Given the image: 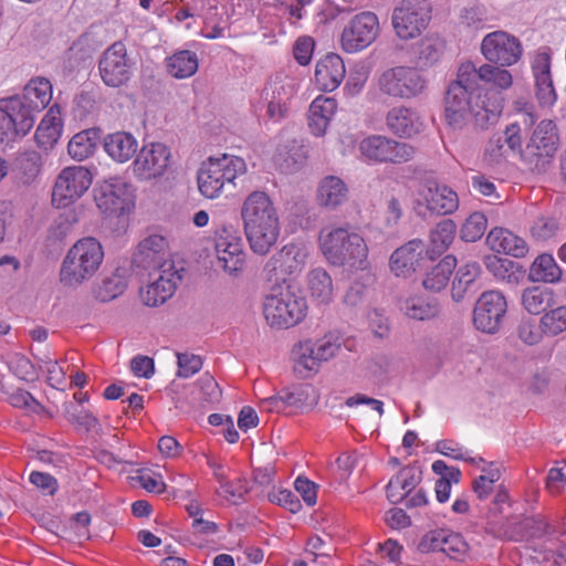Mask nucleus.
Masks as SVG:
<instances>
[{"label": "nucleus", "mask_w": 566, "mask_h": 566, "mask_svg": "<svg viewBox=\"0 0 566 566\" xmlns=\"http://www.w3.org/2000/svg\"><path fill=\"white\" fill-rule=\"evenodd\" d=\"M241 219L252 251L266 254L280 234V218L271 198L263 191L251 192L242 203Z\"/></svg>", "instance_id": "nucleus-1"}, {"label": "nucleus", "mask_w": 566, "mask_h": 566, "mask_svg": "<svg viewBox=\"0 0 566 566\" xmlns=\"http://www.w3.org/2000/svg\"><path fill=\"white\" fill-rule=\"evenodd\" d=\"M480 83L481 66L476 67L471 61L461 63L446 94V119L453 128H462L469 116L474 117V113L480 111L472 104V96L480 88Z\"/></svg>", "instance_id": "nucleus-2"}, {"label": "nucleus", "mask_w": 566, "mask_h": 566, "mask_svg": "<svg viewBox=\"0 0 566 566\" xmlns=\"http://www.w3.org/2000/svg\"><path fill=\"white\" fill-rule=\"evenodd\" d=\"M321 249L326 260L336 266L364 270L368 265V247L364 238L349 227L323 230Z\"/></svg>", "instance_id": "nucleus-3"}, {"label": "nucleus", "mask_w": 566, "mask_h": 566, "mask_svg": "<svg viewBox=\"0 0 566 566\" xmlns=\"http://www.w3.org/2000/svg\"><path fill=\"white\" fill-rule=\"evenodd\" d=\"M104 259L103 247L93 237L78 240L63 260L60 276L67 286L80 285L91 279Z\"/></svg>", "instance_id": "nucleus-4"}, {"label": "nucleus", "mask_w": 566, "mask_h": 566, "mask_svg": "<svg viewBox=\"0 0 566 566\" xmlns=\"http://www.w3.org/2000/svg\"><path fill=\"white\" fill-rule=\"evenodd\" d=\"M247 172L243 158L223 154L221 157H210L203 161L197 174L198 188L208 199L218 198L227 185Z\"/></svg>", "instance_id": "nucleus-5"}, {"label": "nucleus", "mask_w": 566, "mask_h": 566, "mask_svg": "<svg viewBox=\"0 0 566 566\" xmlns=\"http://www.w3.org/2000/svg\"><path fill=\"white\" fill-rule=\"evenodd\" d=\"M506 67L489 62L481 65L482 83L494 95L493 102L483 103L480 111L474 113V120L481 127L495 123L504 108L503 93L514 83L513 74Z\"/></svg>", "instance_id": "nucleus-6"}, {"label": "nucleus", "mask_w": 566, "mask_h": 566, "mask_svg": "<svg viewBox=\"0 0 566 566\" xmlns=\"http://www.w3.org/2000/svg\"><path fill=\"white\" fill-rule=\"evenodd\" d=\"M377 85L382 95L395 99H412L426 92L428 81L419 69L398 65L385 70Z\"/></svg>", "instance_id": "nucleus-7"}, {"label": "nucleus", "mask_w": 566, "mask_h": 566, "mask_svg": "<svg viewBox=\"0 0 566 566\" xmlns=\"http://www.w3.org/2000/svg\"><path fill=\"white\" fill-rule=\"evenodd\" d=\"M558 140L556 124L551 119H543L534 128L525 148L522 149V160L531 170L544 171L557 150Z\"/></svg>", "instance_id": "nucleus-8"}, {"label": "nucleus", "mask_w": 566, "mask_h": 566, "mask_svg": "<svg viewBox=\"0 0 566 566\" xmlns=\"http://www.w3.org/2000/svg\"><path fill=\"white\" fill-rule=\"evenodd\" d=\"M431 20L428 0H401L392 12V27L402 40L417 38Z\"/></svg>", "instance_id": "nucleus-9"}, {"label": "nucleus", "mask_w": 566, "mask_h": 566, "mask_svg": "<svg viewBox=\"0 0 566 566\" xmlns=\"http://www.w3.org/2000/svg\"><path fill=\"white\" fill-rule=\"evenodd\" d=\"M358 149L366 160L373 163L403 164L416 155L412 145L382 135H370L361 139Z\"/></svg>", "instance_id": "nucleus-10"}, {"label": "nucleus", "mask_w": 566, "mask_h": 566, "mask_svg": "<svg viewBox=\"0 0 566 566\" xmlns=\"http://www.w3.org/2000/svg\"><path fill=\"white\" fill-rule=\"evenodd\" d=\"M168 241L158 234L145 238L134 254L133 264L140 271L147 272L148 276L179 270L170 258Z\"/></svg>", "instance_id": "nucleus-11"}, {"label": "nucleus", "mask_w": 566, "mask_h": 566, "mask_svg": "<svg viewBox=\"0 0 566 566\" xmlns=\"http://www.w3.org/2000/svg\"><path fill=\"white\" fill-rule=\"evenodd\" d=\"M459 207V197L450 187L436 180H426L418 190L416 210L418 214L446 216Z\"/></svg>", "instance_id": "nucleus-12"}, {"label": "nucleus", "mask_w": 566, "mask_h": 566, "mask_svg": "<svg viewBox=\"0 0 566 566\" xmlns=\"http://www.w3.org/2000/svg\"><path fill=\"white\" fill-rule=\"evenodd\" d=\"M134 69L135 62L127 55V49L122 42L108 46L98 61L101 78L109 87L126 85L133 77Z\"/></svg>", "instance_id": "nucleus-13"}, {"label": "nucleus", "mask_w": 566, "mask_h": 566, "mask_svg": "<svg viewBox=\"0 0 566 566\" xmlns=\"http://www.w3.org/2000/svg\"><path fill=\"white\" fill-rule=\"evenodd\" d=\"M480 49L481 54L489 63L501 66H512L523 55L521 41L515 35L502 30L488 33L482 39Z\"/></svg>", "instance_id": "nucleus-14"}, {"label": "nucleus", "mask_w": 566, "mask_h": 566, "mask_svg": "<svg viewBox=\"0 0 566 566\" xmlns=\"http://www.w3.org/2000/svg\"><path fill=\"white\" fill-rule=\"evenodd\" d=\"M92 185V174L83 166L64 168L56 178L52 199L57 207H66L82 197Z\"/></svg>", "instance_id": "nucleus-15"}, {"label": "nucleus", "mask_w": 566, "mask_h": 566, "mask_svg": "<svg viewBox=\"0 0 566 566\" xmlns=\"http://www.w3.org/2000/svg\"><path fill=\"white\" fill-rule=\"evenodd\" d=\"M379 32L378 18L373 12L356 14L344 28L340 44L344 51L354 53L369 46Z\"/></svg>", "instance_id": "nucleus-16"}, {"label": "nucleus", "mask_w": 566, "mask_h": 566, "mask_svg": "<svg viewBox=\"0 0 566 566\" xmlns=\"http://www.w3.org/2000/svg\"><path fill=\"white\" fill-rule=\"evenodd\" d=\"M521 127L512 123L502 133H495L489 138L482 158L489 167H500L507 161L511 154H521Z\"/></svg>", "instance_id": "nucleus-17"}, {"label": "nucleus", "mask_w": 566, "mask_h": 566, "mask_svg": "<svg viewBox=\"0 0 566 566\" xmlns=\"http://www.w3.org/2000/svg\"><path fill=\"white\" fill-rule=\"evenodd\" d=\"M506 310V298L501 292L486 291L475 303L473 323L478 329L493 334L501 327Z\"/></svg>", "instance_id": "nucleus-18"}, {"label": "nucleus", "mask_w": 566, "mask_h": 566, "mask_svg": "<svg viewBox=\"0 0 566 566\" xmlns=\"http://www.w3.org/2000/svg\"><path fill=\"white\" fill-rule=\"evenodd\" d=\"M170 151L161 143L144 145L133 163V174L139 180L161 177L169 163Z\"/></svg>", "instance_id": "nucleus-19"}, {"label": "nucleus", "mask_w": 566, "mask_h": 566, "mask_svg": "<svg viewBox=\"0 0 566 566\" xmlns=\"http://www.w3.org/2000/svg\"><path fill=\"white\" fill-rule=\"evenodd\" d=\"M214 250L218 262L226 272L235 274L242 270L244 264L243 244L232 227H222L216 232Z\"/></svg>", "instance_id": "nucleus-20"}, {"label": "nucleus", "mask_w": 566, "mask_h": 566, "mask_svg": "<svg viewBox=\"0 0 566 566\" xmlns=\"http://www.w3.org/2000/svg\"><path fill=\"white\" fill-rule=\"evenodd\" d=\"M386 126L395 136L413 138L424 130L426 122L417 109L399 105L388 111Z\"/></svg>", "instance_id": "nucleus-21"}, {"label": "nucleus", "mask_w": 566, "mask_h": 566, "mask_svg": "<svg viewBox=\"0 0 566 566\" xmlns=\"http://www.w3.org/2000/svg\"><path fill=\"white\" fill-rule=\"evenodd\" d=\"M184 277V268L153 275V282L140 290V297L147 306H159L169 300L176 292Z\"/></svg>", "instance_id": "nucleus-22"}, {"label": "nucleus", "mask_w": 566, "mask_h": 566, "mask_svg": "<svg viewBox=\"0 0 566 566\" xmlns=\"http://www.w3.org/2000/svg\"><path fill=\"white\" fill-rule=\"evenodd\" d=\"M95 201L103 213L120 216L130 209L132 192L125 182H105L96 193Z\"/></svg>", "instance_id": "nucleus-23"}, {"label": "nucleus", "mask_w": 566, "mask_h": 566, "mask_svg": "<svg viewBox=\"0 0 566 566\" xmlns=\"http://www.w3.org/2000/svg\"><path fill=\"white\" fill-rule=\"evenodd\" d=\"M551 54L545 50L538 51L532 62L536 96L539 103L546 106L553 105L557 98L551 73Z\"/></svg>", "instance_id": "nucleus-24"}, {"label": "nucleus", "mask_w": 566, "mask_h": 566, "mask_svg": "<svg viewBox=\"0 0 566 566\" xmlns=\"http://www.w3.org/2000/svg\"><path fill=\"white\" fill-rule=\"evenodd\" d=\"M0 109L10 120L17 136L27 135L33 128L36 115L39 114L31 109L20 95L0 99Z\"/></svg>", "instance_id": "nucleus-25"}, {"label": "nucleus", "mask_w": 566, "mask_h": 566, "mask_svg": "<svg viewBox=\"0 0 566 566\" xmlns=\"http://www.w3.org/2000/svg\"><path fill=\"white\" fill-rule=\"evenodd\" d=\"M424 247L419 239H413L396 249L390 256V270L397 276H408L415 272L423 260Z\"/></svg>", "instance_id": "nucleus-26"}, {"label": "nucleus", "mask_w": 566, "mask_h": 566, "mask_svg": "<svg viewBox=\"0 0 566 566\" xmlns=\"http://www.w3.org/2000/svg\"><path fill=\"white\" fill-rule=\"evenodd\" d=\"M345 73L342 57L338 54L328 53L316 63L315 83L321 91L332 92L340 85Z\"/></svg>", "instance_id": "nucleus-27"}, {"label": "nucleus", "mask_w": 566, "mask_h": 566, "mask_svg": "<svg viewBox=\"0 0 566 566\" xmlns=\"http://www.w3.org/2000/svg\"><path fill=\"white\" fill-rule=\"evenodd\" d=\"M349 199V188L338 176H325L316 189V201L322 208L335 210Z\"/></svg>", "instance_id": "nucleus-28"}, {"label": "nucleus", "mask_w": 566, "mask_h": 566, "mask_svg": "<svg viewBox=\"0 0 566 566\" xmlns=\"http://www.w3.org/2000/svg\"><path fill=\"white\" fill-rule=\"evenodd\" d=\"M485 242L492 251L513 258H524L528 253L526 241L505 228H493Z\"/></svg>", "instance_id": "nucleus-29"}, {"label": "nucleus", "mask_w": 566, "mask_h": 566, "mask_svg": "<svg viewBox=\"0 0 566 566\" xmlns=\"http://www.w3.org/2000/svg\"><path fill=\"white\" fill-rule=\"evenodd\" d=\"M421 481V472L413 467L402 468L386 486L387 499L394 503L403 501Z\"/></svg>", "instance_id": "nucleus-30"}, {"label": "nucleus", "mask_w": 566, "mask_h": 566, "mask_svg": "<svg viewBox=\"0 0 566 566\" xmlns=\"http://www.w3.org/2000/svg\"><path fill=\"white\" fill-rule=\"evenodd\" d=\"M336 107V101L332 97L318 96L312 102L308 109V127L313 135L325 134Z\"/></svg>", "instance_id": "nucleus-31"}, {"label": "nucleus", "mask_w": 566, "mask_h": 566, "mask_svg": "<svg viewBox=\"0 0 566 566\" xmlns=\"http://www.w3.org/2000/svg\"><path fill=\"white\" fill-rule=\"evenodd\" d=\"M291 360L293 370L301 378H307L316 374L319 369V363L316 360L315 346L311 340H304L296 344L291 350Z\"/></svg>", "instance_id": "nucleus-32"}, {"label": "nucleus", "mask_w": 566, "mask_h": 566, "mask_svg": "<svg viewBox=\"0 0 566 566\" xmlns=\"http://www.w3.org/2000/svg\"><path fill=\"white\" fill-rule=\"evenodd\" d=\"M104 149L115 161L126 163L136 154L137 140L129 133L116 132L105 137Z\"/></svg>", "instance_id": "nucleus-33"}, {"label": "nucleus", "mask_w": 566, "mask_h": 566, "mask_svg": "<svg viewBox=\"0 0 566 566\" xmlns=\"http://www.w3.org/2000/svg\"><path fill=\"white\" fill-rule=\"evenodd\" d=\"M20 97L36 113L42 112L52 99V84L45 77H35L24 86Z\"/></svg>", "instance_id": "nucleus-34"}, {"label": "nucleus", "mask_w": 566, "mask_h": 566, "mask_svg": "<svg viewBox=\"0 0 566 566\" xmlns=\"http://www.w3.org/2000/svg\"><path fill=\"white\" fill-rule=\"evenodd\" d=\"M307 290L313 301L329 304L334 297V285L326 270L317 268L307 274Z\"/></svg>", "instance_id": "nucleus-35"}, {"label": "nucleus", "mask_w": 566, "mask_h": 566, "mask_svg": "<svg viewBox=\"0 0 566 566\" xmlns=\"http://www.w3.org/2000/svg\"><path fill=\"white\" fill-rule=\"evenodd\" d=\"M486 270L497 280L511 285L518 283L523 276V271L515 262L502 259L496 255H488L484 258Z\"/></svg>", "instance_id": "nucleus-36"}, {"label": "nucleus", "mask_w": 566, "mask_h": 566, "mask_svg": "<svg viewBox=\"0 0 566 566\" xmlns=\"http://www.w3.org/2000/svg\"><path fill=\"white\" fill-rule=\"evenodd\" d=\"M521 298L523 307L533 315L544 313L554 305V292L541 285L525 289Z\"/></svg>", "instance_id": "nucleus-37"}, {"label": "nucleus", "mask_w": 566, "mask_h": 566, "mask_svg": "<svg viewBox=\"0 0 566 566\" xmlns=\"http://www.w3.org/2000/svg\"><path fill=\"white\" fill-rule=\"evenodd\" d=\"M562 277V269L552 254L538 255L531 265L530 279L533 282L557 283Z\"/></svg>", "instance_id": "nucleus-38"}, {"label": "nucleus", "mask_w": 566, "mask_h": 566, "mask_svg": "<svg viewBox=\"0 0 566 566\" xmlns=\"http://www.w3.org/2000/svg\"><path fill=\"white\" fill-rule=\"evenodd\" d=\"M455 229L457 226L452 220L444 219L430 231V244L427 251V253H430V259L442 254L450 247L454 239Z\"/></svg>", "instance_id": "nucleus-39"}, {"label": "nucleus", "mask_w": 566, "mask_h": 566, "mask_svg": "<svg viewBox=\"0 0 566 566\" xmlns=\"http://www.w3.org/2000/svg\"><path fill=\"white\" fill-rule=\"evenodd\" d=\"M167 71L176 78L192 76L198 70V56L195 52L182 50L167 59Z\"/></svg>", "instance_id": "nucleus-40"}, {"label": "nucleus", "mask_w": 566, "mask_h": 566, "mask_svg": "<svg viewBox=\"0 0 566 566\" xmlns=\"http://www.w3.org/2000/svg\"><path fill=\"white\" fill-rule=\"evenodd\" d=\"M457 265V260L452 255L444 256L430 272L427 273L422 285L426 290L439 292L444 289Z\"/></svg>", "instance_id": "nucleus-41"}, {"label": "nucleus", "mask_w": 566, "mask_h": 566, "mask_svg": "<svg viewBox=\"0 0 566 566\" xmlns=\"http://www.w3.org/2000/svg\"><path fill=\"white\" fill-rule=\"evenodd\" d=\"M97 137L98 134L94 129L75 134L67 145L70 156L78 161L88 158L95 151Z\"/></svg>", "instance_id": "nucleus-42"}, {"label": "nucleus", "mask_w": 566, "mask_h": 566, "mask_svg": "<svg viewBox=\"0 0 566 566\" xmlns=\"http://www.w3.org/2000/svg\"><path fill=\"white\" fill-rule=\"evenodd\" d=\"M406 316L412 319L424 321L436 317L440 306L436 301H427L422 297H409L400 306Z\"/></svg>", "instance_id": "nucleus-43"}, {"label": "nucleus", "mask_w": 566, "mask_h": 566, "mask_svg": "<svg viewBox=\"0 0 566 566\" xmlns=\"http://www.w3.org/2000/svg\"><path fill=\"white\" fill-rule=\"evenodd\" d=\"M480 271V265L476 262L467 263L459 269L451 289L454 301L463 298L464 294L474 285Z\"/></svg>", "instance_id": "nucleus-44"}, {"label": "nucleus", "mask_w": 566, "mask_h": 566, "mask_svg": "<svg viewBox=\"0 0 566 566\" xmlns=\"http://www.w3.org/2000/svg\"><path fill=\"white\" fill-rule=\"evenodd\" d=\"M126 287L127 281L125 275L116 271L112 275L102 280L95 289L94 295L101 302H109L123 294Z\"/></svg>", "instance_id": "nucleus-45"}, {"label": "nucleus", "mask_w": 566, "mask_h": 566, "mask_svg": "<svg viewBox=\"0 0 566 566\" xmlns=\"http://www.w3.org/2000/svg\"><path fill=\"white\" fill-rule=\"evenodd\" d=\"M268 292H283V249L272 255L263 269Z\"/></svg>", "instance_id": "nucleus-46"}, {"label": "nucleus", "mask_w": 566, "mask_h": 566, "mask_svg": "<svg viewBox=\"0 0 566 566\" xmlns=\"http://www.w3.org/2000/svg\"><path fill=\"white\" fill-rule=\"evenodd\" d=\"M283 292H268L264 300L263 313L268 324L277 331L282 328Z\"/></svg>", "instance_id": "nucleus-47"}, {"label": "nucleus", "mask_w": 566, "mask_h": 566, "mask_svg": "<svg viewBox=\"0 0 566 566\" xmlns=\"http://www.w3.org/2000/svg\"><path fill=\"white\" fill-rule=\"evenodd\" d=\"M52 113L53 107L41 120L35 132V139L43 147L53 146L59 138L60 119L53 116Z\"/></svg>", "instance_id": "nucleus-48"}, {"label": "nucleus", "mask_w": 566, "mask_h": 566, "mask_svg": "<svg viewBox=\"0 0 566 566\" xmlns=\"http://www.w3.org/2000/svg\"><path fill=\"white\" fill-rule=\"evenodd\" d=\"M307 315V303L304 296H297L289 291L285 296V327L301 323Z\"/></svg>", "instance_id": "nucleus-49"}, {"label": "nucleus", "mask_w": 566, "mask_h": 566, "mask_svg": "<svg viewBox=\"0 0 566 566\" xmlns=\"http://www.w3.org/2000/svg\"><path fill=\"white\" fill-rule=\"evenodd\" d=\"M539 321L545 335L556 336L563 333L566 331V306H558L544 313Z\"/></svg>", "instance_id": "nucleus-50"}, {"label": "nucleus", "mask_w": 566, "mask_h": 566, "mask_svg": "<svg viewBox=\"0 0 566 566\" xmlns=\"http://www.w3.org/2000/svg\"><path fill=\"white\" fill-rule=\"evenodd\" d=\"M488 227V219L482 212L471 213L462 224L460 237L467 242H475L482 238Z\"/></svg>", "instance_id": "nucleus-51"}, {"label": "nucleus", "mask_w": 566, "mask_h": 566, "mask_svg": "<svg viewBox=\"0 0 566 566\" xmlns=\"http://www.w3.org/2000/svg\"><path fill=\"white\" fill-rule=\"evenodd\" d=\"M308 255L307 244L304 242H293L285 245V268L293 274L303 269Z\"/></svg>", "instance_id": "nucleus-52"}, {"label": "nucleus", "mask_w": 566, "mask_h": 566, "mask_svg": "<svg viewBox=\"0 0 566 566\" xmlns=\"http://www.w3.org/2000/svg\"><path fill=\"white\" fill-rule=\"evenodd\" d=\"M308 157V148L303 140H292L285 155V171L294 172L305 166Z\"/></svg>", "instance_id": "nucleus-53"}, {"label": "nucleus", "mask_w": 566, "mask_h": 566, "mask_svg": "<svg viewBox=\"0 0 566 566\" xmlns=\"http://www.w3.org/2000/svg\"><path fill=\"white\" fill-rule=\"evenodd\" d=\"M558 230L559 226L556 219L543 216L533 222L530 232L534 240L544 242L553 239Z\"/></svg>", "instance_id": "nucleus-54"}, {"label": "nucleus", "mask_w": 566, "mask_h": 566, "mask_svg": "<svg viewBox=\"0 0 566 566\" xmlns=\"http://www.w3.org/2000/svg\"><path fill=\"white\" fill-rule=\"evenodd\" d=\"M436 450L446 455L455 460H462L471 463H482L484 460L482 458H471L467 455V451L461 447L458 442L453 440H440L436 444Z\"/></svg>", "instance_id": "nucleus-55"}, {"label": "nucleus", "mask_w": 566, "mask_h": 566, "mask_svg": "<svg viewBox=\"0 0 566 566\" xmlns=\"http://www.w3.org/2000/svg\"><path fill=\"white\" fill-rule=\"evenodd\" d=\"M64 411L67 420L86 431L93 430L98 426L97 419L86 410H77L72 403L64 405Z\"/></svg>", "instance_id": "nucleus-56"}, {"label": "nucleus", "mask_w": 566, "mask_h": 566, "mask_svg": "<svg viewBox=\"0 0 566 566\" xmlns=\"http://www.w3.org/2000/svg\"><path fill=\"white\" fill-rule=\"evenodd\" d=\"M316 360L319 365L336 356L340 349V340L338 336L325 335L322 339L314 344Z\"/></svg>", "instance_id": "nucleus-57"}, {"label": "nucleus", "mask_w": 566, "mask_h": 566, "mask_svg": "<svg viewBox=\"0 0 566 566\" xmlns=\"http://www.w3.org/2000/svg\"><path fill=\"white\" fill-rule=\"evenodd\" d=\"M10 369L18 378L24 381H34L39 377L32 361L22 355H15L12 358Z\"/></svg>", "instance_id": "nucleus-58"}, {"label": "nucleus", "mask_w": 566, "mask_h": 566, "mask_svg": "<svg viewBox=\"0 0 566 566\" xmlns=\"http://www.w3.org/2000/svg\"><path fill=\"white\" fill-rule=\"evenodd\" d=\"M177 376L189 378L198 373L202 367L201 357L189 353H177Z\"/></svg>", "instance_id": "nucleus-59"}, {"label": "nucleus", "mask_w": 566, "mask_h": 566, "mask_svg": "<svg viewBox=\"0 0 566 566\" xmlns=\"http://www.w3.org/2000/svg\"><path fill=\"white\" fill-rule=\"evenodd\" d=\"M520 339L527 345L538 344L545 334L533 319L522 321L517 328Z\"/></svg>", "instance_id": "nucleus-60"}, {"label": "nucleus", "mask_w": 566, "mask_h": 566, "mask_svg": "<svg viewBox=\"0 0 566 566\" xmlns=\"http://www.w3.org/2000/svg\"><path fill=\"white\" fill-rule=\"evenodd\" d=\"M468 545L460 534L450 533L444 530V542L442 552L452 558H458L467 553Z\"/></svg>", "instance_id": "nucleus-61"}, {"label": "nucleus", "mask_w": 566, "mask_h": 566, "mask_svg": "<svg viewBox=\"0 0 566 566\" xmlns=\"http://www.w3.org/2000/svg\"><path fill=\"white\" fill-rule=\"evenodd\" d=\"M444 542V530H433L422 536L418 544V551L422 554L442 552Z\"/></svg>", "instance_id": "nucleus-62"}, {"label": "nucleus", "mask_w": 566, "mask_h": 566, "mask_svg": "<svg viewBox=\"0 0 566 566\" xmlns=\"http://www.w3.org/2000/svg\"><path fill=\"white\" fill-rule=\"evenodd\" d=\"M314 45V40L311 36H300L293 46L294 59L301 65L308 64L313 55Z\"/></svg>", "instance_id": "nucleus-63"}, {"label": "nucleus", "mask_w": 566, "mask_h": 566, "mask_svg": "<svg viewBox=\"0 0 566 566\" xmlns=\"http://www.w3.org/2000/svg\"><path fill=\"white\" fill-rule=\"evenodd\" d=\"M441 56V45L437 40L426 39L420 44L419 59L424 65H432Z\"/></svg>", "instance_id": "nucleus-64"}]
</instances>
